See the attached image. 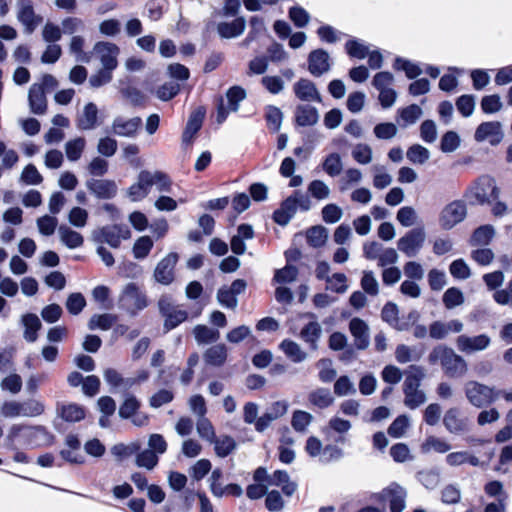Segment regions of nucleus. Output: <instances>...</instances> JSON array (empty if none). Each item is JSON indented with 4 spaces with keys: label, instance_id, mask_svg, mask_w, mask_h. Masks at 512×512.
<instances>
[{
    "label": "nucleus",
    "instance_id": "f257e3e1",
    "mask_svg": "<svg viewBox=\"0 0 512 512\" xmlns=\"http://www.w3.org/2000/svg\"><path fill=\"white\" fill-rule=\"evenodd\" d=\"M51 439L52 436L42 426L14 424L8 430L6 442L11 449L35 448L49 444Z\"/></svg>",
    "mask_w": 512,
    "mask_h": 512
},
{
    "label": "nucleus",
    "instance_id": "f03ea898",
    "mask_svg": "<svg viewBox=\"0 0 512 512\" xmlns=\"http://www.w3.org/2000/svg\"><path fill=\"white\" fill-rule=\"evenodd\" d=\"M153 186L160 193H169L172 190V181L161 171L142 170L136 182L127 189V195L133 202L141 201L149 195Z\"/></svg>",
    "mask_w": 512,
    "mask_h": 512
},
{
    "label": "nucleus",
    "instance_id": "7ed1b4c3",
    "mask_svg": "<svg viewBox=\"0 0 512 512\" xmlns=\"http://www.w3.org/2000/svg\"><path fill=\"white\" fill-rule=\"evenodd\" d=\"M404 375V404L413 410L423 405L427 400L425 392L420 389L421 382L425 377V370L421 366L411 365L404 372Z\"/></svg>",
    "mask_w": 512,
    "mask_h": 512
},
{
    "label": "nucleus",
    "instance_id": "20e7f679",
    "mask_svg": "<svg viewBox=\"0 0 512 512\" xmlns=\"http://www.w3.org/2000/svg\"><path fill=\"white\" fill-rule=\"evenodd\" d=\"M428 359L431 364L440 363L445 374L451 378L462 377L468 370L465 359L443 345L435 347Z\"/></svg>",
    "mask_w": 512,
    "mask_h": 512
},
{
    "label": "nucleus",
    "instance_id": "39448f33",
    "mask_svg": "<svg viewBox=\"0 0 512 512\" xmlns=\"http://www.w3.org/2000/svg\"><path fill=\"white\" fill-rule=\"evenodd\" d=\"M499 194L495 180L488 175H482L466 189L464 197L471 204L483 205L497 199Z\"/></svg>",
    "mask_w": 512,
    "mask_h": 512
},
{
    "label": "nucleus",
    "instance_id": "423d86ee",
    "mask_svg": "<svg viewBox=\"0 0 512 512\" xmlns=\"http://www.w3.org/2000/svg\"><path fill=\"white\" fill-rule=\"evenodd\" d=\"M147 306L148 299L146 293L136 283L130 282L123 287L118 298L119 309L125 311L130 316H136Z\"/></svg>",
    "mask_w": 512,
    "mask_h": 512
},
{
    "label": "nucleus",
    "instance_id": "0eeeda50",
    "mask_svg": "<svg viewBox=\"0 0 512 512\" xmlns=\"http://www.w3.org/2000/svg\"><path fill=\"white\" fill-rule=\"evenodd\" d=\"M44 410V404L37 399L5 401L0 407V413L5 418L37 417Z\"/></svg>",
    "mask_w": 512,
    "mask_h": 512
},
{
    "label": "nucleus",
    "instance_id": "6e6552de",
    "mask_svg": "<svg viewBox=\"0 0 512 512\" xmlns=\"http://www.w3.org/2000/svg\"><path fill=\"white\" fill-rule=\"evenodd\" d=\"M464 393L467 401L476 408L489 406L497 399L494 387L470 380L464 385Z\"/></svg>",
    "mask_w": 512,
    "mask_h": 512
},
{
    "label": "nucleus",
    "instance_id": "1a4fd4ad",
    "mask_svg": "<svg viewBox=\"0 0 512 512\" xmlns=\"http://www.w3.org/2000/svg\"><path fill=\"white\" fill-rule=\"evenodd\" d=\"M158 307L161 315L165 318L164 327L166 330H171L184 322L188 314L185 310L180 309L174 305L170 296L163 295L158 301Z\"/></svg>",
    "mask_w": 512,
    "mask_h": 512
},
{
    "label": "nucleus",
    "instance_id": "9d476101",
    "mask_svg": "<svg viewBox=\"0 0 512 512\" xmlns=\"http://www.w3.org/2000/svg\"><path fill=\"white\" fill-rule=\"evenodd\" d=\"M467 215V207L463 200H454L443 207L439 215V224L450 230L461 223Z\"/></svg>",
    "mask_w": 512,
    "mask_h": 512
},
{
    "label": "nucleus",
    "instance_id": "9b49d317",
    "mask_svg": "<svg viewBox=\"0 0 512 512\" xmlns=\"http://www.w3.org/2000/svg\"><path fill=\"white\" fill-rule=\"evenodd\" d=\"M425 239L426 233L424 229L415 228L399 238L397 247L407 257H415L422 249Z\"/></svg>",
    "mask_w": 512,
    "mask_h": 512
},
{
    "label": "nucleus",
    "instance_id": "f8f14e48",
    "mask_svg": "<svg viewBox=\"0 0 512 512\" xmlns=\"http://www.w3.org/2000/svg\"><path fill=\"white\" fill-rule=\"evenodd\" d=\"M486 460H482L476 454L469 450L450 452L445 457V462L451 467H459L468 464L472 467H484L488 465L494 456L493 451L485 453Z\"/></svg>",
    "mask_w": 512,
    "mask_h": 512
},
{
    "label": "nucleus",
    "instance_id": "ddd939ff",
    "mask_svg": "<svg viewBox=\"0 0 512 512\" xmlns=\"http://www.w3.org/2000/svg\"><path fill=\"white\" fill-rule=\"evenodd\" d=\"M17 20L23 25L24 32L32 34L42 22V17L34 11L31 0H18L16 4Z\"/></svg>",
    "mask_w": 512,
    "mask_h": 512
},
{
    "label": "nucleus",
    "instance_id": "4468645a",
    "mask_svg": "<svg viewBox=\"0 0 512 512\" xmlns=\"http://www.w3.org/2000/svg\"><path fill=\"white\" fill-rule=\"evenodd\" d=\"M406 498V489L397 483H391L379 493V499L388 503L390 512H403Z\"/></svg>",
    "mask_w": 512,
    "mask_h": 512
},
{
    "label": "nucleus",
    "instance_id": "2eb2a0df",
    "mask_svg": "<svg viewBox=\"0 0 512 512\" xmlns=\"http://www.w3.org/2000/svg\"><path fill=\"white\" fill-rule=\"evenodd\" d=\"M99 58L102 68L113 71L118 66L119 47L111 42H97L93 48Z\"/></svg>",
    "mask_w": 512,
    "mask_h": 512
},
{
    "label": "nucleus",
    "instance_id": "dca6fc26",
    "mask_svg": "<svg viewBox=\"0 0 512 512\" xmlns=\"http://www.w3.org/2000/svg\"><path fill=\"white\" fill-rule=\"evenodd\" d=\"M129 231L118 226H105L93 232V239L98 243H107L113 248L119 247L121 239H127Z\"/></svg>",
    "mask_w": 512,
    "mask_h": 512
},
{
    "label": "nucleus",
    "instance_id": "f3484780",
    "mask_svg": "<svg viewBox=\"0 0 512 512\" xmlns=\"http://www.w3.org/2000/svg\"><path fill=\"white\" fill-rule=\"evenodd\" d=\"M443 425L445 429L454 435H462L469 431V421L461 415L458 408H449L443 417Z\"/></svg>",
    "mask_w": 512,
    "mask_h": 512
},
{
    "label": "nucleus",
    "instance_id": "a211bd4d",
    "mask_svg": "<svg viewBox=\"0 0 512 512\" xmlns=\"http://www.w3.org/2000/svg\"><path fill=\"white\" fill-rule=\"evenodd\" d=\"M503 138L502 126L498 121L481 123L474 134L477 142L488 141L491 145H497Z\"/></svg>",
    "mask_w": 512,
    "mask_h": 512
},
{
    "label": "nucleus",
    "instance_id": "6ab92c4d",
    "mask_svg": "<svg viewBox=\"0 0 512 512\" xmlns=\"http://www.w3.org/2000/svg\"><path fill=\"white\" fill-rule=\"evenodd\" d=\"M456 344L458 349L466 354L483 351L491 344V338L486 334L476 336L460 335Z\"/></svg>",
    "mask_w": 512,
    "mask_h": 512
},
{
    "label": "nucleus",
    "instance_id": "aec40b11",
    "mask_svg": "<svg viewBox=\"0 0 512 512\" xmlns=\"http://www.w3.org/2000/svg\"><path fill=\"white\" fill-rule=\"evenodd\" d=\"M301 317L307 318L309 321L302 328L300 337L311 349L316 350L317 343L322 336V327L313 313H305Z\"/></svg>",
    "mask_w": 512,
    "mask_h": 512
},
{
    "label": "nucleus",
    "instance_id": "412c9836",
    "mask_svg": "<svg viewBox=\"0 0 512 512\" xmlns=\"http://www.w3.org/2000/svg\"><path fill=\"white\" fill-rule=\"evenodd\" d=\"M178 255L169 253L156 266L154 278L163 285H169L174 280V267L177 263Z\"/></svg>",
    "mask_w": 512,
    "mask_h": 512
},
{
    "label": "nucleus",
    "instance_id": "4be33fe9",
    "mask_svg": "<svg viewBox=\"0 0 512 512\" xmlns=\"http://www.w3.org/2000/svg\"><path fill=\"white\" fill-rule=\"evenodd\" d=\"M330 56L323 49H316L310 52L308 56V70L315 76L319 77L330 70Z\"/></svg>",
    "mask_w": 512,
    "mask_h": 512
},
{
    "label": "nucleus",
    "instance_id": "5701e85b",
    "mask_svg": "<svg viewBox=\"0 0 512 512\" xmlns=\"http://www.w3.org/2000/svg\"><path fill=\"white\" fill-rule=\"evenodd\" d=\"M295 96L303 102H318L322 101L321 95L316 85L309 79L301 78L293 85Z\"/></svg>",
    "mask_w": 512,
    "mask_h": 512
},
{
    "label": "nucleus",
    "instance_id": "b1692460",
    "mask_svg": "<svg viewBox=\"0 0 512 512\" xmlns=\"http://www.w3.org/2000/svg\"><path fill=\"white\" fill-rule=\"evenodd\" d=\"M349 331L354 338L357 349L364 350L369 346V326L364 320L357 317L351 319Z\"/></svg>",
    "mask_w": 512,
    "mask_h": 512
},
{
    "label": "nucleus",
    "instance_id": "393cba45",
    "mask_svg": "<svg viewBox=\"0 0 512 512\" xmlns=\"http://www.w3.org/2000/svg\"><path fill=\"white\" fill-rule=\"evenodd\" d=\"M86 187L100 199H111L117 193V185L113 180L90 179L86 182Z\"/></svg>",
    "mask_w": 512,
    "mask_h": 512
},
{
    "label": "nucleus",
    "instance_id": "a878e982",
    "mask_svg": "<svg viewBox=\"0 0 512 512\" xmlns=\"http://www.w3.org/2000/svg\"><path fill=\"white\" fill-rule=\"evenodd\" d=\"M141 124L142 120L140 117H134L131 119L117 117L113 120L112 132L121 137H133Z\"/></svg>",
    "mask_w": 512,
    "mask_h": 512
},
{
    "label": "nucleus",
    "instance_id": "bb28decb",
    "mask_svg": "<svg viewBox=\"0 0 512 512\" xmlns=\"http://www.w3.org/2000/svg\"><path fill=\"white\" fill-rule=\"evenodd\" d=\"M28 101L30 111L37 115H42L47 110V99L42 85L32 84L29 93Z\"/></svg>",
    "mask_w": 512,
    "mask_h": 512
},
{
    "label": "nucleus",
    "instance_id": "cd10ccee",
    "mask_svg": "<svg viewBox=\"0 0 512 512\" xmlns=\"http://www.w3.org/2000/svg\"><path fill=\"white\" fill-rule=\"evenodd\" d=\"M98 126V108L93 102L87 103L77 117V127L81 130H93Z\"/></svg>",
    "mask_w": 512,
    "mask_h": 512
},
{
    "label": "nucleus",
    "instance_id": "c85d7f7f",
    "mask_svg": "<svg viewBox=\"0 0 512 512\" xmlns=\"http://www.w3.org/2000/svg\"><path fill=\"white\" fill-rule=\"evenodd\" d=\"M294 117L299 126H314L319 120V112L309 104H301L296 107Z\"/></svg>",
    "mask_w": 512,
    "mask_h": 512
},
{
    "label": "nucleus",
    "instance_id": "c756f323",
    "mask_svg": "<svg viewBox=\"0 0 512 512\" xmlns=\"http://www.w3.org/2000/svg\"><path fill=\"white\" fill-rule=\"evenodd\" d=\"M58 235L61 243L69 249L79 248L84 243L83 236L67 225L59 226Z\"/></svg>",
    "mask_w": 512,
    "mask_h": 512
},
{
    "label": "nucleus",
    "instance_id": "7c9ffc66",
    "mask_svg": "<svg viewBox=\"0 0 512 512\" xmlns=\"http://www.w3.org/2000/svg\"><path fill=\"white\" fill-rule=\"evenodd\" d=\"M245 26V19L239 17L231 22L219 23L217 30L220 36L223 38H235L240 36L244 32Z\"/></svg>",
    "mask_w": 512,
    "mask_h": 512
},
{
    "label": "nucleus",
    "instance_id": "2f4dec72",
    "mask_svg": "<svg viewBox=\"0 0 512 512\" xmlns=\"http://www.w3.org/2000/svg\"><path fill=\"white\" fill-rule=\"evenodd\" d=\"M204 360L211 366L220 367L227 360V348L224 344H216L204 352Z\"/></svg>",
    "mask_w": 512,
    "mask_h": 512
},
{
    "label": "nucleus",
    "instance_id": "473e14b6",
    "mask_svg": "<svg viewBox=\"0 0 512 512\" xmlns=\"http://www.w3.org/2000/svg\"><path fill=\"white\" fill-rule=\"evenodd\" d=\"M60 417L66 422H79L85 418V409L78 404H63L58 409Z\"/></svg>",
    "mask_w": 512,
    "mask_h": 512
},
{
    "label": "nucleus",
    "instance_id": "72a5a7b5",
    "mask_svg": "<svg viewBox=\"0 0 512 512\" xmlns=\"http://www.w3.org/2000/svg\"><path fill=\"white\" fill-rule=\"evenodd\" d=\"M421 452L424 454L431 451L444 454L451 450V445L443 438L436 436H428L421 444Z\"/></svg>",
    "mask_w": 512,
    "mask_h": 512
},
{
    "label": "nucleus",
    "instance_id": "f704fd0d",
    "mask_svg": "<svg viewBox=\"0 0 512 512\" xmlns=\"http://www.w3.org/2000/svg\"><path fill=\"white\" fill-rule=\"evenodd\" d=\"M283 353L293 362L300 363L307 358V353L301 349L300 345L292 340L285 339L280 345Z\"/></svg>",
    "mask_w": 512,
    "mask_h": 512
},
{
    "label": "nucleus",
    "instance_id": "c9c22d12",
    "mask_svg": "<svg viewBox=\"0 0 512 512\" xmlns=\"http://www.w3.org/2000/svg\"><path fill=\"white\" fill-rule=\"evenodd\" d=\"M308 400L312 405L320 409H325L331 406L334 402L331 392L326 388H317L313 390L309 393Z\"/></svg>",
    "mask_w": 512,
    "mask_h": 512
},
{
    "label": "nucleus",
    "instance_id": "e433bc0d",
    "mask_svg": "<svg viewBox=\"0 0 512 512\" xmlns=\"http://www.w3.org/2000/svg\"><path fill=\"white\" fill-rule=\"evenodd\" d=\"M22 323L25 327L24 338L28 342H35L37 340V332L41 328V322L37 315L26 314L22 317Z\"/></svg>",
    "mask_w": 512,
    "mask_h": 512
},
{
    "label": "nucleus",
    "instance_id": "4c0bfd02",
    "mask_svg": "<svg viewBox=\"0 0 512 512\" xmlns=\"http://www.w3.org/2000/svg\"><path fill=\"white\" fill-rule=\"evenodd\" d=\"M271 485L281 487L283 493L291 496L297 488L296 483L290 481L289 475L286 471L277 470L271 476Z\"/></svg>",
    "mask_w": 512,
    "mask_h": 512
},
{
    "label": "nucleus",
    "instance_id": "58836bf2",
    "mask_svg": "<svg viewBox=\"0 0 512 512\" xmlns=\"http://www.w3.org/2000/svg\"><path fill=\"white\" fill-rule=\"evenodd\" d=\"M193 334L198 344L213 343L216 342L220 337L218 330H214L205 325L195 326L193 329Z\"/></svg>",
    "mask_w": 512,
    "mask_h": 512
},
{
    "label": "nucleus",
    "instance_id": "ea45409f",
    "mask_svg": "<svg viewBox=\"0 0 512 512\" xmlns=\"http://www.w3.org/2000/svg\"><path fill=\"white\" fill-rule=\"evenodd\" d=\"M116 321L117 316L114 314H95L90 318L88 327L90 330L100 329L106 331L109 330Z\"/></svg>",
    "mask_w": 512,
    "mask_h": 512
},
{
    "label": "nucleus",
    "instance_id": "a19ab883",
    "mask_svg": "<svg viewBox=\"0 0 512 512\" xmlns=\"http://www.w3.org/2000/svg\"><path fill=\"white\" fill-rule=\"evenodd\" d=\"M382 319L399 331L406 329L405 324L398 321V308L394 303H387L381 312Z\"/></svg>",
    "mask_w": 512,
    "mask_h": 512
},
{
    "label": "nucleus",
    "instance_id": "79ce46f5",
    "mask_svg": "<svg viewBox=\"0 0 512 512\" xmlns=\"http://www.w3.org/2000/svg\"><path fill=\"white\" fill-rule=\"evenodd\" d=\"M351 155L352 158L361 165H367L371 163L373 159L372 148L366 143H357L354 145Z\"/></svg>",
    "mask_w": 512,
    "mask_h": 512
},
{
    "label": "nucleus",
    "instance_id": "37998d69",
    "mask_svg": "<svg viewBox=\"0 0 512 512\" xmlns=\"http://www.w3.org/2000/svg\"><path fill=\"white\" fill-rule=\"evenodd\" d=\"M322 168L329 176H338L343 169L341 156L338 153H330L324 159Z\"/></svg>",
    "mask_w": 512,
    "mask_h": 512
},
{
    "label": "nucleus",
    "instance_id": "c03bdc74",
    "mask_svg": "<svg viewBox=\"0 0 512 512\" xmlns=\"http://www.w3.org/2000/svg\"><path fill=\"white\" fill-rule=\"evenodd\" d=\"M327 237V229L323 226H314L306 233L308 244L314 248L323 246L327 241Z\"/></svg>",
    "mask_w": 512,
    "mask_h": 512
},
{
    "label": "nucleus",
    "instance_id": "a18cd8bd",
    "mask_svg": "<svg viewBox=\"0 0 512 512\" xmlns=\"http://www.w3.org/2000/svg\"><path fill=\"white\" fill-rule=\"evenodd\" d=\"M85 145L86 141L82 137H77L75 139L69 140L65 144V153L67 158L70 161H77L78 159H80L84 151Z\"/></svg>",
    "mask_w": 512,
    "mask_h": 512
},
{
    "label": "nucleus",
    "instance_id": "49530a36",
    "mask_svg": "<svg viewBox=\"0 0 512 512\" xmlns=\"http://www.w3.org/2000/svg\"><path fill=\"white\" fill-rule=\"evenodd\" d=\"M196 430L199 437L209 443L215 441L216 433L211 421L205 416L198 418Z\"/></svg>",
    "mask_w": 512,
    "mask_h": 512
},
{
    "label": "nucleus",
    "instance_id": "de8ad7c7",
    "mask_svg": "<svg viewBox=\"0 0 512 512\" xmlns=\"http://www.w3.org/2000/svg\"><path fill=\"white\" fill-rule=\"evenodd\" d=\"M372 170L374 173L373 174V186L376 189L382 190L391 185L393 178L388 172H386V169L384 166L374 165L372 167Z\"/></svg>",
    "mask_w": 512,
    "mask_h": 512
},
{
    "label": "nucleus",
    "instance_id": "09e8293b",
    "mask_svg": "<svg viewBox=\"0 0 512 512\" xmlns=\"http://www.w3.org/2000/svg\"><path fill=\"white\" fill-rule=\"evenodd\" d=\"M211 444H214V450L217 456L222 458L228 456L236 448V442L230 436L215 437V441Z\"/></svg>",
    "mask_w": 512,
    "mask_h": 512
},
{
    "label": "nucleus",
    "instance_id": "8fccbe9b",
    "mask_svg": "<svg viewBox=\"0 0 512 512\" xmlns=\"http://www.w3.org/2000/svg\"><path fill=\"white\" fill-rule=\"evenodd\" d=\"M399 120L403 122V126L414 124L422 115V109L412 104L398 111Z\"/></svg>",
    "mask_w": 512,
    "mask_h": 512
},
{
    "label": "nucleus",
    "instance_id": "3c124183",
    "mask_svg": "<svg viewBox=\"0 0 512 512\" xmlns=\"http://www.w3.org/2000/svg\"><path fill=\"white\" fill-rule=\"evenodd\" d=\"M84 44L85 40L82 36H73L70 41L69 50L75 56L76 61L87 63L90 61V56L84 52Z\"/></svg>",
    "mask_w": 512,
    "mask_h": 512
},
{
    "label": "nucleus",
    "instance_id": "603ef678",
    "mask_svg": "<svg viewBox=\"0 0 512 512\" xmlns=\"http://www.w3.org/2000/svg\"><path fill=\"white\" fill-rule=\"evenodd\" d=\"M23 386V381L20 375L16 373H10L4 377L0 382V388L3 391H7L13 395L18 394Z\"/></svg>",
    "mask_w": 512,
    "mask_h": 512
},
{
    "label": "nucleus",
    "instance_id": "864d4df0",
    "mask_svg": "<svg viewBox=\"0 0 512 512\" xmlns=\"http://www.w3.org/2000/svg\"><path fill=\"white\" fill-rule=\"evenodd\" d=\"M407 159L413 164H424L430 157V152L427 148L415 144L412 145L406 153Z\"/></svg>",
    "mask_w": 512,
    "mask_h": 512
},
{
    "label": "nucleus",
    "instance_id": "5fc2aeb1",
    "mask_svg": "<svg viewBox=\"0 0 512 512\" xmlns=\"http://www.w3.org/2000/svg\"><path fill=\"white\" fill-rule=\"evenodd\" d=\"M495 230L492 225H483L477 228L472 236V243L475 245H486L494 237Z\"/></svg>",
    "mask_w": 512,
    "mask_h": 512
},
{
    "label": "nucleus",
    "instance_id": "6e6d98bb",
    "mask_svg": "<svg viewBox=\"0 0 512 512\" xmlns=\"http://www.w3.org/2000/svg\"><path fill=\"white\" fill-rule=\"evenodd\" d=\"M409 426L410 420L408 416L400 415L389 426L388 434L393 438H401Z\"/></svg>",
    "mask_w": 512,
    "mask_h": 512
},
{
    "label": "nucleus",
    "instance_id": "4d7b16f0",
    "mask_svg": "<svg viewBox=\"0 0 512 512\" xmlns=\"http://www.w3.org/2000/svg\"><path fill=\"white\" fill-rule=\"evenodd\" d=\"M313 416L303 410H296L292 416V427L298 432H305L307 427L311 424Z\"/></svg>",
    "mask_w": 512,
    "mask_h": 512
},
{
    "label": "nucleus",
    "instance_id": "13d9d810",
    "mask_svg": "<svg viewBox=\"0 0 512 512\" xmlns=\"http://www.w3.org/2000/svg\"><path fill=\"white\" fill-rule=\"evenodd\" d=\"M226 97L229 110L236 112L239 109V103L246 97V91L240 86H233L227 91Z\"/></svg>",
    "mask_w": 512,
    "mask_h": 512
},
{
    "label": "nucleus",
    "instance_id": "bf43d9fd",
    "mask_svg": "<svg viewBox=\"0 0 512 512\" xmlns=\"http://www.w3.org/2000/svg\"><path fill=\"white\" fill-rule=\"evenodd\" d=\"M140 408V402L135 396L129 395L119 408V416L123 419L131 418Z\"/></svg>",
    "mask_w": 512,
    "mask_h": 512
},
{
    "label": "nucleus",
    "instance_id": "052dcab7",
    "mask_svg": "<svg viewBox=\"0 0 512 512\" xmlns=\"http://www.w3.org/2000/svg\"><path fill=\"white\" fill-rule=\"evenodd\" d=\"M153 247V241L149 236H142L134 243L133 254L136 259H144Z\"/></svg>",
    "mask_w": 512,
    "mask_h": 512
},
{
    "label": "nucleus",
    "instance_id": "680f3d73",
    "mask_svg": "<svg viewBox=\"0 0 512 512\" xmlns=\"http://www.w3.org/2000/svg\"><path fill=\"white\" fill-rule=\"evenodd\" d=\"M464 302L463 293L455 287H451L443 294V303L447 309H453Z\"/></svg>",
    "mask_w": 512,
    "mask_h": 512
},
{
    "label": "nucleus",
    "instance_id": "e2e57ef3",
    "mask_svg": "<svg viewBox=\"0 0 512 512\" xmlns=\"http://www.w3.org/2000/svg\"><path fill=\"white\" fill-rule=\"evenodd\" d=\"M334 393L340 397L353 395L356 388L348 376H341L334 383Z\"/></svg>",
    "mask_w": 512,
    "mask_h": 512
},
{
    "label": "nucleus",
    "instance_id": "0e129e2a",
    "mask_svg": "<svg viewBox=\"0 0 512 512\" xmlns=\"http://www.w3.org/2000/svg\"><path fill=\"white\" fill-rule=\"evenodd\" d=\"M361 288L370 296H376L379 293V284L372 271H364L361 278Z\"/></svg>",
    "mask_w": 512,
    "mask_h": 512
},
{
    "label": "nucleus",
    "instance_id": "69168bd1",
    "mask_svg": "<svg viewBox=\"0 0 512 512\" xmlns=\"http://www.w3.org/2000/svg\"><path fill=\"white\" fill-rule=\"evenodd\" d=\"M395 358L398 363L405 364L419 360L420 355L416 353L415 349H412L407 345L400 344L396 347Z\"/></svg>",
    "mask_w": 512,
    "mask_h": 512
},
{
    "label": "nucleus",
    "instance_id": "338daca9",
    "mask_svg": "<svg viewBox=\"0 0 512 512\" xmlns=\"http://www.w3.org/2000/svg\"><path fill=\"white\" fill-rule=\"evenodd\" d=\"M158 456L155 452L146 449L139 452L136 456V464L139 467L152 470L158 464Z\"/></svg>",
    "mask_w": 512,
    "mask_h": 512
},
{
    "label": "nucleus",
    "instance_id": "774afa93",
    "mask_svg": "<svg viewBox=\"0 0 512 512\" xmlns=\"http://www.w3.org/2000/svg\"><path fill=\"white\" fill-rule=\"evenodd\" d=\"M39 232L44 236L52 235L58 225V220L54 216L44 215L36 221Z\"/></svg>",
    "mask_w": 512,
    "mask_h": 512
}]
</instances>
